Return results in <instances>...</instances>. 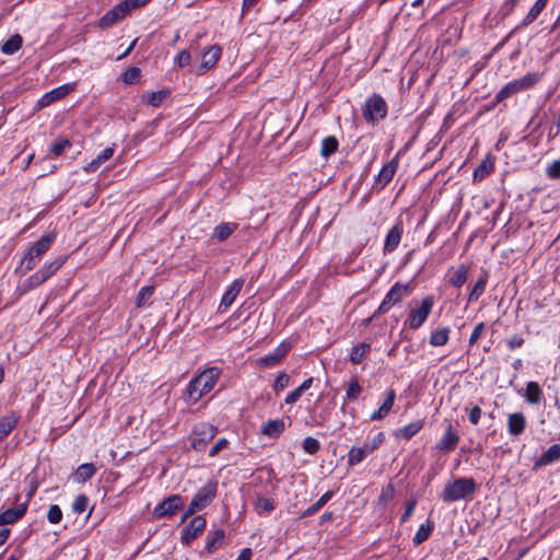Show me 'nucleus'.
Masks as SVG:
<instances>
[{"instance_id": "obj_33", "label": "nucleus", "mask_w": 560, "mask_h": 560, "mask_svg": "<svg viewBox=\"0 0 560 560\" xmlns=\"http://www.w3.org/2000/svg\"><path fill=\"white\" fill-rule=\"evenodd\" d=\"M451 329L448 327H440L430 335V345L433 347H442L448 342Z\"/></svg>"}, {"instance_id": "obj_26", "label": "nucleus", "mask_w": 560, "mask_h": 560, "mask_svg": "<svg viewBox=\"0 0 560 560\" xmlns=\"http://www.w3.org/2000/svg\"><path fill=\"white\" fill-rule=\"evenodd\" d=\"M243 285H244L243 279H235L232 282V284L229 287V289L224 292V294L221 299L220 307L221 306H224V307L231 306L233 304V302L235 301V299L237 298V295L240 294Z\"/></svg>"}, {"instance_id": "obj_7", "label": "nucleus", "mask_w": 560, "mask_h": 560, "mask_svg": "<svg viewBox=\"0 0 560 560\" xmlns=\"http://www.w3.org/2000/svg\"><path fill=\"white\" fill-rule=\"evenodd\" d=\"M54 238V235H43L27 249L22 258L25 270L30 271L36 266L37 259L49 249Z\"/></svg>"}, {"instance_id": "obj_10", "label": "nucleus", "mask_w": 560, "mask_h": 560, "mask_svg": "<svg viewBox=\"0 0 560 560\" xmlns=\"http://www.w3.org/2000/svg\"><path fill=\"white\" fill-rule=\"evenodd\" d=\"M217 432L218 429L210 423H198L190 434V446L198 452L203 451Z\"/></svg>"}, {"instance_id": "obj_54", "label": "nucleus", "mask_w": 560, "mask_h": 560, "mask_svg": "<svg viewBox=\"0 0 560 560\" xmlns=\"http://www.w3.org/2000/svg\"><path fill=\"white\" fill-rule=\"evenodd\" d=\"M139 77H140V69H138L136 67H131L127 71H125V73L122 75V80L127 84H132L133 82H136L139 79Z\"/></svg>"}, {"instance_id": "obj_22", "label": "nucleus", "mask_w": 560, "mask_h": 560, "mask_svg": "<svg viewBox=\"0 0 560 560\" xmlns=\"http://www.w3.org/2000/svg\"><path fill=\"white\" fill-rule=\"evenodd\" d=\"M27 509V502L21 503L14 509H8L0 514V526L13 524L24 516Z\"/></svg>"}, {"instance_id": "obj_44", "label": "nucleus", "mask_w": 560, "mask_h": 560, "mask_svg": "<svg viewBox=\"0 0 560 560\" xmlns=\"http://www.w3.org/2000/svg\"><path fill=\"white\" fill-rule=\"evenodd\" d=\"M432 530L433 524L431 522H428L427 524H421L412 538L413 544L418 546L425 541L430 537Z\"/></svg>"}, {"instance_id": "obj_29", "label": "nucleus", "mask_w": 560, "mask_h": 560, "mask_svg": "<svg viewBox=\"0 0 560 560\" xmlns=\"http://www.w3.org/2000/svg\"><path fill=\"white\" fill-rule=\"evenodd\" d=\"M370 351V342H359L351 348L349 360L352 364H360L368 357Z\"/></svg>"}, {"instance_id": "obj_24", "label": "nucleus", "mask_w": 560, "mask_h": 560, "mask_svg": "<svg viewBox=\"0 0 560 560\" xmlns=\"http://www.w3.org/2000/svg\"><path fill=\"white\" fill-rule=\"evenodd\" d=\"M222 54V49L219 45L210 46L202 55L200 69L202 71H207L214 67V65L219 61Z\"/></svg>"}, {"instance_id": "obj_63", "label": "nucleus", "mask_w": 560, "mask_h": 560, "mask_svg": "<svg viewBox=\"0 0 560 560\" xmlns=\"http://www.w3.org/2000/svg\"><path fill=\"white\" fill-rule=\"evenodd\" d=\"M416 505H417L416 499H412L407 503L405 512L400 517V523H405L412 515V513L416 509Z\"/></svg>"}, {"instance_id": "obj_50", "label": "nucleus", "mask_w": 560, "mask_h": 560, "mask_svg": "<svg viewBox=\"0 0 560 560\" xmlns=\"http://www.w3.org/2000/svg\"><path fill=\"white\" fill-rule=\"evenodd\" d=\"M47 518L51 524H58L62 520V511L57 504H52L49 506Z\"/></svg>"}, {"instance_id": "obj_38", "label": "nucleus", "mask_w": 560, "mask_h": 560, "mask_svg": "<svg viewBox=\"0 0 560 560\" xmlns=\"http://www.w3.org/2000/svg\"><path fill=\"white\" fill-rule=\"evenodd\" d=\"M548 0H537L534 5L529 9L528 13L524 18L522 25L528 26L532 24L538 15L541 13V11L546 8Z\"/></svg>"}, {"instance_id": "obj_20", "label": "nucleus", "mask_w": 560, "mask_h": 560, "mask_svg": "<svg viewBox=\"0 0 560 560\" xmlns=\"http://www.w3.org/2000/svg\"><path fill=\"white\" fill-rule=\"evenodd\" d=\"M20 416L11 411L0 418V442L7 438L19 424Z\"/></svg>"}, {"instance_id": "obj_40", "label": "nucleus", "mask_w": 560, "mask_h": 560, "mask_svg": "<svg viewBox=\"0 0 560 560\" xmlns=\"http://www.w3.org/2000/svg\"><path fill=\"white\" fill-rule=\"evenodd\" d=\"M22 43H23L22 36L19 34H15L3 43L2 47H1V51L8 56L13 55L22 47Z\"/></svg>"}, {"instance_id": "obj_37", "label": "nucleus", "mask_w": 560, "mask_h": 560, "mask_svg": "<svg viewBox=\"0 0 560 560\" xmlns=\"http://www.w3.org/2000/svg\"><path fill=\"white\" fill-rule=\"evenodd\" d=\"M236 226L235 223H221L214 228L212 238L219 242L225 241L236 230Z\"/></svg>"}, {"instance_id": "obj_16", "label": "nucleus", "mask_w": 560, "mask_h": 560, "mask_svg": "<svg viewBox=\"0 0 560 560\" xmlns=\"http://www.w3.org/2000/svg\"><path fill=\"white\" fill-rule=\"evenodd\" d=\"M402 233H404V226H402V222L399 220L388 231V233L385 237V243H384V252L385 253H392L398 247V245L401 241Z\"/></svg>"}, {"instance_id": "obj_23", "label": "nucleus", "mask_w": 560, "mask_h": 560, "mask_svg": "<svg viewBox=\"0 0 560 560\" xmlns=\"http://www.w3.org/2000/svg\"><path fill=\"white\" fill-rule=\"evenodd\" d=\"M526 428V418L522 412H514L508 417V432L513 436H518Z\"/></svg>"}, {"instance_id": "obj_56", "label": "nucleus", "mask_w": 560, "mask_h": 560, "mask_svg": "<svg viewBox=\"0 0 560 560\" xmlns=\"http://www.w3.org/2000/svg\"><path fill=\"white\" fill-rule=\"evenodd\" d=\"M517 3H518V0H505L502 3L499 13L503 18L510 15L513 12V10L515 9V7L517 5Z\"/></svg>"}, {"instance_id": "obj_35", "label": "nucleus", "mask_w": 560, "mask_h": 560, "mask_svg": "<svg viewBox=\"0 0 560 560\" xmlns=\"http://www.w3.org/2000/svg\"><path fill=\"white\" fill-rule=\"evenodd\" d=\"M332 491L325 492L314 504H312L301 513L300 518L310 517L316 514L332 498Z\"/></svg>"}, {"instance_id": "obj_17", "label": "nucleus", "mask_w": 560, "mask_h": 560, "mask_svg": "<svg viewBox=\"0 0 560 560\" xmlns=\"http://www.w3.org/2000/svg\"><path fill=\"white\" fill-rule=\"evenodd\" d=\"M385 395H386L385 400L383 401V404L380 406L378 409H376L374 412H372V415L370 416V420H372V421L383 420L392 411L395 399H396V392H395V389H388V390H386Z\"/></svg>"}, {"instance_id": "obj_53", "label": "nucleus", "mask_w": 560, "mask_h": 560, "mask_svg": "<svg viewBox=\"0 0 560 560\" xmlns=\"http://www.w3.org/2000/svg\"><path fill=\"white\" fill-rule=\"evenodd\" d=\"M71 143L69 140H59L51 144L50 152L57 156L61 155L67 148H70Z\"/></svg>"}, {"instance_id": "obj_21", "label": "nucleus", "mask_w": 560, "mask_h": 560, "mask_svg": "<svg viewBox=\"0 0 560 560\" xmlns=\"http://www.w3.org/2000/svg\"><path fill=\"white\" fill-rule=\"evenodd\" d=\"M71 90L70 85H61V86H58L47 93H45L39 100H38V106L40 108L43 107H46V106H49L50 104H52L54 102L62 98L63 96H66L69 91Z\"/></svg>"}, {"instance_id": "obj_32", "label": "nucleus", "mask_w": 560, "mask_h": 560, "mask_svg": "<svg viewBox=\"0 0 560 560\" xmlns=\"http://www.w3.org/2000/svg\"><path fill=\"white\" fill-rule=\"evenodd\" d=\"M493 168H494L493 159L490 156H487L475 168L474 174H472L474 180H482L493 171Z\"/></svg>"}, {"instance_id": "obj_41", "label": "nucleus", "mask_w": 560, "mask_h": 560, "mask_svg": "<svg viewBox=\"0 0 560 560\" xmlns=\"http://www.w3.org/2000/svg\"><path fill=\"white\" fill-rule=\"evenodd\" d=\"M254 509L258 514L270 513L275 510V502L272 499L257 495L254 501Z\"/></svg>"}, {"instance_id": "obj_59", "label": "nucleus", "mask_w": 560, "mask_h": 560, "mask_svg": "<svg viewBox=\"0 0 560 560\" xmlns=\"http://www.w3.org/2000/svg\"><path fill=\"white\" fill-rule=\"evenodd\" d=\"M190 60H191V57H190L189 51H187V50H182V51L177 55V57H176V59H175V62H176V65H177L178 67L183 68V67L188 66V65H189V62H190Z\"/></svg>"}, {"instance_id": "obj_6", "label": "nucleus", "mask_w": 560, "mask_h": 560, "mask_svg": "<svg viewBox=\"0 0 560 560\" xmlns=\"http://www.w3.org/2000/svg\"><path fill=\"white\" fill-rule=\"evenodd\" d=\"M415 287L411 282L401 283L396 282L389 291L386 293L384 300L378 306L376 313L385 314L387 313L393 305L399 303L404 298L410 295L413 291Z\"/></svg>"}, {"instance_id": "obj_27", "label": "nucleus", "mask_w": 560, "mask_h": 560, "mask_svg": "<svg viewBox=\"0 0 560 560\" xmlns=\"http://www.w3.org/2000/svg\"><path fill=\"white\" fill-rule=\"evenodd\" d=\"M224 537H225V533L221 528L215 529V530H210L207 535L205 550L208 553H213L222 546Z\"/></svg>"}, {"instance_id": "obj_3", "label": "nucleus", "mask_w": 560, "mask_h": 560, "mask_svg": "<svg viewBox=\"0 0 560 560\" xmlns=\"http://www.w3.org/2000/svg\"><path fill=\"white\" fill-rule=\"evenodd\" d=\"M217 491L218 482L215 480H209L205 486H202L191 499L183 515V521L194 515L197 511H201L207 508L215 498Z\"/></svg>"}, {"instance_id": "obj_51", "label": "nucleus", "mask_w": 560, "mask_h": 560, "mask_svg": "<svg viewBox=\"0 0 560 560\" xmlns=\"http://www.w3.org/2000/svg\"><path fill=\"white\" fill-rule=\"evenodd\" d=\"M303 448L308 454H315L319 451L320 444L316 439L307 436L303 441Z\"/></svg>"}, {"instance_id": "obj_15", "label": "nucleus", "mask_w": 560, "mask_h": 560, "mask_svg": "<svg viewBox=\"0 0 560 560\" xmlns=\"http://www.w3.org/2000/svg\"><path fill=\"white\" fill-rule=\"evenodd\" d=\"M399 164V153H397L389 162L383 165L376 176V183L384 188L394 177Z\"/></svg>"}, {"instance_id": "obj_36", "label": "nucleus", "mask_w": 560, "mask_h": 560, "mask_svg": "<svg viewBox=\"0 0 560 560\" xmlns=\"http://www.w3.org/2000/svg\"><path fill=\"white\" fill-rule=\"evenodd\" d=\"M96 472V468L92 463H85L78 467L74 472V480L79 483L85 482L91 479Z\"/></svg>"}, {"instance_id": "obj_13", "label": "nucleus", "mask_w": 560, "mask_h": 560, "mask_svg": "<svg viewBox=\"0 0 560 560\" xmlns=\"http://www.w3.org/2000/svg\"><path fill=\"white\" fill-rule=\"evenodd\" d=\"M206 518L201 515L194 516L182 529L180 538L185 544L191 542L206 528Z\"/></svg>"}, {"instance_id": "obj_30", "label": "nucleus", "mask_w": 560, "mask_h": 560, "mask_svg": "<svg viewBox=\"0 0 560 560\" xmlns=\"http://www.w3.org/2000/svg\"><path fill=\"white\" fill-rule=\"evenodd\" d=\"M422 428H423V421L422 420H417V421L410 422V423L404 425L402 428L396 430L394 432V434H395L396 438H400V439H404V440H410Z\"/></svg>"}, {"instance_id": "obj_52", "label": "nucleus", "mask_w": 560, "mask_h": 560, "mask_svg": "<svg viewBox=\"0 0 560 560\" xmlns=\"http://www.w3.org/2000/svg\"><path fill=\"white\" fill-rule=\"evenodd\" d=\"M89 499L84 494H80L74 499V502L72 504L73 512L81 514L83 513L88 508Z\"/></svg>"}, {"instance_id": "obj_62", "label": "nucleus", "mask_w": 560, "mask_h": 560, "mask_svg": "<svg viewBox=\"0 0 560 560\" xmlns=\"http://www.w3.org/2000/svg\"><path fill=\"white\" fill-rule=\"evenodd\" d=\"M481 409L478 406L472 407L468 412L469 422L474 425L478 424L481 418Z\"/></svg>"}, {"instance_id": "obj_25", "label": "nucleus", "mask_w": 560, "mask_h": 560, "mask_svg": "<svg viewBox=\"0 0 560 560\" xmlns=\"http://www.w3.org/2000/svg\"><path fill=\"white\" fill-rule=\"evenodd\" d=\"M448 282L455 287L460 288L468 278V269L465 265H459L456 268L452 267L447 271Z\"/></svg>"}, {"instance_id": "obj_47", "label": "nucleus", "mask_w": 560, "mask_h": 560, "mask_svg": "<svg viewBox=\"0 0 560 560\" xmlns=\"http://www.w3.org/2000/svg\"><path fill=\"white\" fill-rule=\"evenodd\" d=\"M362 392V387L361 385L359 384L358 380L357 378H352L350 382H349V385H348V388H347V392H346V397L348 400H357L359 395L361 394Z\"/></svg>"}, {"instance_id": "obj_55", "label": "nucleus", "mask_w": 560, "mask_h": 560, "mask_svg": "<svg viewBox=\"0 0 560 560\" xmlns=\"http://www.w3.org/2000/svg\"><path fill=\"white\" fill-rule=\"evenodd\" d=\"M547 176L552 179L560 178V160L553 161L546 170Z\"/></svg>"}, {"instance_id": "obj_31", "label": "nucleus", "mask_w": 560, "mask_h": 560, "mask_svg": "<svg viewBox=\"0 0 560 560\" xmlns=\"http://www.w3.org/2000/svg\"><path fill=\"white\" fill-rule=\"evenodd\" d=\"M525 399L532 405H538L541 401L542 390L537 382L530 381L526 384Z\"/></svg>"}, {"instance_id": "obj_2", "label": "nucleus", "mask_w": 560, "mask_h": 560, "mask_svg": "<svg viewBox=\"0 0 560 560\" xmlns=\"http://www.w3.org/2000/svg\"><path fill=\"white\" fill-rule=\"evenodd\" d=\"M476 491V482L472 478H457L447 482L441 493V499L446 502H455L467 498Z\"/></svg>"}, {"instance_id": "obj_60", "label": "nucleus", "mask_w": 560, "mask_h": 560, "mask_svg": "<svg viewBox=\"0 0 560 560\" xmlns=\"http://www.w3.org/2000/svg\"><path fill=\"white\" fill-rule=\"evenodd\" d=\"M485 323H479L472 330L470 337H469V345H474L477 342V340L480 338V336L485 331Z\"/></svg>"}, {"instance_id": "obj_12", "label": "nucleus", "mask_w": 560, "mask_h": 560, "mask_svg": "<svg viewBox=\"0 0 560 560\" xmlns=\"http://www.w3.org/2000/svg\"><path fill=\"white\" fill-rule=\"evenodd\" d=\"M183 506V499L178 494H173L165 498L153 510L155 517L173 516Z\"/></svg>"}, {"instance_id": "obj_5", "label": "nucleus", "mask_w": 560, "mask_h": 560, "mask_svg": "<svg viewBox=\"0 0 560 560\" xmlns=\"http://www.w3.org/2000/svg\"><path fill=\"white\" fill-rule=\"evenodd\" d=\"M385 441V434L378 432L372 439H368L363 445H353L347 455L349 466H355L363 462L370 454L376 451Z\"/></svg>"}, {"instance_id": "obj_4", "label": "nucleus", "mask_w": 560, "mask_h": 560, "mask_svg": "<svg viewBox=\"0 0 560 560\" xmlns=\"http://www.w3.org/2000/svg\"><path fill=\"white\" fill-rule=\"evenodd\" d=\"M541 80V74L538 72H528L522 78L514 79L506 83L495 95L497 102H502L512 95L524 90L533 88Z\"/></svg>"}, {"instance_id": "obj_58", "label": "nucleus", "mask_w": 560, "mask_h": 560, "mask_svg": "<svg viewBox=\"0 0 560 560\" xmlns=\"http://www.w3.org/2000/svg\"><path fill=\"white\" fill-rule=\"evenodd\" d=\"M150 0H124L121 1L125 9L130 13L132 10L145 5Z\"/></svg>"}, {"instance_id": "obj_46", "label": "nucleus", "mask_w": 560, "mask_h": 560, "mask_svg": "<svg viewBox=\"0 0 560 560\" xmlns=\"http://www.w3.org/2000/svg\"><path fill=\"white\" fill-rule=\"evenodd\" d=\"M395 497V487L393 483H388L382 488L381 493L377 499V504L381 506H385L389 501H392Z\"/></svg>"}, {"instance_id": "obj_34", "label": "nucleus", "mask_w": 560, "mask_h": 560, "mask_svg": "<svg viewBox=\"0 0 560 560\" xmlns=\"http://www.w3.org/2000/svg\"><path fill=\"white\" fill-rule=\"evenodd\" d=\"M114 155V148L108 147L104 149L95 159H93L86 166L85 171L91 173L98 170V167L108 161Z\"/></svg>"}, {"instance_id": "obj_18", "label": "nucleus", "mask_w": 560, "mask_h": 560, "mask_svg": "<svg viewBox=\"0 0 560 560\" xmlns=\"http://www.w3.org/2000/svg\"><path fill=\"white\" fill-rule=\"evenodd\" d=\"M129 13L120 2L119 4L115 5L112 10L106 12L100 20V26L102 27H109L127 16Z\"/></svg>"}, {"instance_id": "obj_48", "label": "nucleus", "mask_w": 560, "mask_h": 560, "mask_svg": "<svg viewBox=\"0 0 560 560\" xmlns=\"http://www.w3.org/2000/svg\"><path fill=\"white\" fill-rule=\"evenodd\" d=\"M289 374H287L285 372H280L273 382L272 388L276 393H280L281 390L289 386Z\"/></svg>"}, {"instance_id": "obj_28", "label": "nucleus", "mask_w": 560, "mask_h": 560, "mask_svg": "<svg viewBox=\"0 0 560 560\" xmlns=\"http://www.w3.org/2000/svg\"><path fill=\"white\" fill-rule=\"evenodd\" d=\"M284 428L283 420L270 419L261 425L260 432L266 436L277 438L284 431Z\"/></svg>"}, {"instance_id": "obj_49", "label": "nucleus", "mask_w": 560, "mask_h": 560, "mask_svg": "<svg viewBox=\"0 0 560 560\" xmlns=\"http://www.w3.org/2000/svg\"><path fill=\"white\" fill-rule=\"evenodd\" d=\"M154 292L153 287H143L140 289L138 295H137V306L142 307L147 304V302L150 300Z\"/></svg>"}, {"instance_id": "obj_45", "label": "nucleus", "mask_w": 560, "mask_h": 560, "mask_svg": "<svg viewBox=\"0 0 560 560\" xmlns=\"http://www.w3.org/2000/svg\"><path fill=\"white\" fill-rule=\"evenodd\" d=\"M338 149V141L335 137L329 136L323 139L320 147V155L328 158L334 154Z\"/></svg>"}, {"instance_id": "obj_42", "label": "nucleus", "mask_w": 560, "mask_h": 560, "mask_svg": "<svg viewBox=\"0 0 560 560\" xmlns=\"http://www.w3.org/2000/svg\"><path fill=\"white\" fill-rule=\"evenodd\" d=\"M168 96L167 91L149 92L142 95V101L153 107H158Z\"/></svg>"}, {"instance_id": "obj_14", "label": "nucleus", "mask_w": 560, "mask_h": 560, "mask_svg": "<svg viewBox=\"0 0 560 560\" xmlns=\"http://www.w3.org/2000/svg\"><path fill=\"white\" fill-rule=\"evenodd\" d=\"M290 343L281 342L272 352L257 360L259 368H272L277 365L290 351Z\"/></svg>"}, {"instance_id": "obj_64", "label": "nucleus", "mask_w": 560, "mask_h": 560, "mask_svg": "<svg viewBox=\"0 0 560 560\" xmlns=\"http://www.w3.org/2000/svg\"><path fill=\"white\" fill-rule=\"evenodd\" d=\"M302 394H303L302 390L299 389V387H298L287 395L284 402L288 405H293L301 398Z\"/></svg>"}, {"instance_id": "obj_19", "label": "nucleus", "mask_w": 560, "mask_h": 560, "mask_svg": "<svg viewBox=\"0 0 560 560\" xmlns=\"http://www.w3.org/2000/svg\"><path fill=\"white\" fill-rule=\"evenodd\" d=\"M458 441V434L453 430L452 424H448L441 440L436 444V448L442 452H451L457 446Z\"/></svg>"}, {"instance_id": "obj_61", "label": "nucleus", "mask_w": 560, "mask_h": 560, "mask_svg": "<svg viewBox=\"0 0 560 560\" xmlns=\"http://www.w3.org/2000/svg\"><path fill=\"white\" fill-rule=\"evenodd\" d=\"M525 340L520 335H514L511 338L508 339L506 345L511 350H515L517 348H521L524 345Z\"/></svg>"}, {"instance_id": "obj_8", "label": "nucleus", "mask_w": 560, "mask_h": 560, "mask_svg": "<svg viewBox=\"0 0 560 560\" xmlns=\"http://www.w3.org/2000/svg\"><path fill=\"white\" fill-rule=\"evenodd\" d=\"M65 260L63 257H58L54 261L45 264L39 270L26 279L23 283V291H30L44 283L65 264Z\"/></svg>"}, {"instance_id": "obj_39", "label": "nucleus", "mask_w": 560, "mask_h": 560, "mask_svg": "<svg viewBox=\"0 0 560 560\" xmlns=\"http://www.w3.org/2000/svg\"><path fill=\"white\" fill-rule=\"evenodd\" d=\"M560 458V444H552L539 458L537 465H549Z\"/></svg>"}, {"instance_id": "obj_9", "label": "nucleus", "mask_w": 560, "mask_h": 560, "mask_svg": "<svg viewBox=\"0 0 560 560\" xmlns=\"http://www.w3.org/2000/svg\"><path fill=\"white\" fill-rule=\"evenodd\" d=\"M387 115V104L380 94H373L365 102L363 117L368 122L375 124Z\"/></svg>"}, {"instance_id": "obj_43", "label": "nucleus", "mask_w": 560, "mask_h": 560, "mask_svg": "<svg viewBox=\"0 0 560 560\" xmlns=\"http://www.w3.org/2000/svg\"><path fill=\"white\" fill-rule=\"evenodd\" d=\"M487 281H488L487 273L477 280V282L475 283L474 288L471 289V291L469 293V296H468L469 302L477 301L485 293Z\"/></svg>"}, {"instance_id": "obj_57", "label": "nucleus", "mask_w": 560, "mask_h": 560, "mask_svg": "<svg viewBox=\"0 0 560 560\" xmlns=\"http://www.w3.org/2000/svg\"><path fill=\"white\" fill-rule=\"evenodd\" d=\"M229 446V441L225 438L219 439L215 444L210 448L209 456H217L222 450Z\"/></svg>"}, {"instance_id": "obj_1", "label": "nucleus", "mask_w": 560, "mask_h": 560, "mask_svg": "<svg viewBox=\"0 0 560 560\" xmlns=\"http://www.w3.org/2000/svg\"><path fill=\"white\" fill-rule=\"evenodd\" d=\"M221 375L219 368L212 366L206 369L197 376H195L186 388V396L188 401L196 404L200 398L209 393L217 384Z\"/></svg>"}, {"instance_id": "obj_11", "label": "nucleus", "mask_w": 560, "mask_h": 560, "mask_svg": "<svg viewBox=\"0 0 560 560\" xmlns=\"http://www.w3.org/2000/svg\"><path fill=\"white\" fill-rule=\"evenodd\" d=\"M433 306H434V298L432 295L425 296L421 301V304L419 307L412 308L409 312L408 318L406 320V324L409 326V328L413 329V330L420 328L428 319L429 315L432 312Z\"/></svg>"}]
</instances>
